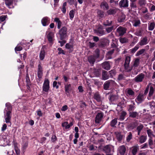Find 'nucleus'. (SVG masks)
<instances>
[{
  "label": "nucleus",
  "mask_w": 155,
  "mask_h": 155,
  "mask_svg": "<svg viewBox=\"0 0 155 155\" xmlns=\"http://www.w3.org/2000/svg\"><path fill=\"white\" fill-rule=\"evenodd\" d=\"M112 22V21H111L107 20L103 24L105 26H109L111 25Z\"/></svg>",
  "instance_id": "nucleus-50"
},
{
  "label": "nucleus",
  "mask_w": 155,
  "mask_h": 155,
  "mask_svg": "<svg viewBox=\"0 0 155 155\" xmlns=\"http://www.w3.org/2000/svg\"><path fill=\"white\" fill-rule=\"evenodd\" d=\"M126 76L124 74H119L117 78V80L118 81L124 80L125 79Z\"/></svg>",
  "instance_id": "nucleus-28"
},
{
  "label": "nucleus",
  "mask_w": 155,
  "mask_h": 155,
  "mask_svg": "<svg viewBox=\"0 0 155 155\" xmlns=\"http://www.w3.org/2000/svg\"><path fill=\"white\" fill-rule=\"evenodd\" d=\"M126 149L124 145L120 146L117 150L118 153L121 155H124L126 153Z\"/></svg>",
  "instance_id": "nucleus-11"
},
{
  "label": "nucleus",
  "mask_w": 155,
  "mask_h": 155,
  "mask_svg": "<svg viewBox=\"0 0 155 155\" xmlns=\"http://www.w3.org/2000/svg\"><path fill=\"white\" fill-rule=\"evenodd\" d=\"M143 127V125L140 124L137 127V131H141Z\"/></svg>",
  "instance_id": "nucleus-58"
},
{
  "label": "nucleus",
  "mask_w": 155,
  "mask_h": 155,
  "mask_svg": "<svg viewBox=\"0 0 155 155\" xmlns=\"http://www.w3.org/2000/svg\"><path fill=\"white\" fill-rule=\"evenodd\" d=\"M140 24V21L139 19H135L133 21V26L136 27L139 26Z\"/></svg>",
  "instance_id": "nucleus-31"
},
{
  "label": "nucleus",
  "mask_w": 155,
  "mask_h": 155,
  "mask_svg": "<svg viewBox=\"0 0 155 155\" xmlns=\"http://www.w3.org/2000/svg\"><path fill=\"white\" fill-rule=\"evenodd\" d=\"M108 15H112L115 14L116 13V10L114 9H110L107 12Z\"/></svg>",
  "instance_id": "nucleus-51"
},
{
  "label": "nucleus",
  "mask_w": 155,
  "mask_h": 155,
  "mask_svg": "<svg viewBox=\"0 0 155 155\" xmlns=\"http://www.w3.org/2000/svg\"><path fill=\"white\" fill-rule=\"evenodd\" d=\"M155 27V23L153 22L150 23L148 25V30L150 31L153 30Z\"/></svg>",
  "instance_id": "nucleus-36"
},
{
  "label": "nucleus",
  "mask_w": 155,
  "mask_h": 155,
  "mask_svg": "<svg viewBox=\"0 0 155 155\" xmlns=\"http://www.w3.org/2000/svg\"><path fill=\"white\" fill-rule=\"evenodd\" d=\"M145 77V75L143 73H141L139 75H137L134 78V81L136 82H142Z\"/></svg>",
  "instance_id": "nucleus-9"
},
{
  "label": "nucleus",
  "mask_w": 155,
  "mask_h": 155,
  "mask_svg": "<svg viewBox=\"0 0 155 155\" xmlns=\"http://www.w3.org/2000/svg\"><path fill=\"white\" fill-rule=\"evenodd\" d=\"M130 59L131 57L130 56H126L125 57L124 66V69L127 72H130L132 69V67H130L129 66Z\"/></svg>",
  "instance_id": "nucleus-1"
},
{
  "label": "nucleus",
  "mask_w": 155,
  "mask_h": 155,
  "mask_svg": "<svg viewBox=\"0 0 155 155\" xmlns=\"http://www.w3.org/2000/svg\"><path fill=\"white\" fill-rule=\"evenodd\" d=\"M147 134L149 137L151 138V136L155 137V136L153 134V132L151 130L149 129L147 130Z\"/></svg>",
  "instance_id": "nucleus-53"
},
{
  "label": "nucleus",
  "mask_w": 155,
  "mask_h": 155,
  "mask_svg": "<svg viewBox=\"0 0 155 155\" xmlns=\"http://www.w3.org/2000/svg\"><path fill=\"white\" fill-rule=\"evenodd\" d=\"M94 75L97 77H99L101 75V71L100 70L95 69L94 71Z\"/></svg>",
  "instance_id": "nucleus-42"
},
{
  "label": "nucleus",
  "mask_w": 155,
  "mask_h": 155,
  "mask_svg": "<svg viewBox=\"0 0 155 155\" xmlns=\"http://www.w3.org/2000/svg\"><path fill=\"white\" fill-rule=\"evenodd\" d=\"M138 4L140 6H144L146 4V1L145 0H139L138 2Z\"/></svg>",
  "instance_id": "nucleus-46"
},
{
  "label": "nucleus",
  "mask_w": 155,
  "mask_h": 155,
  "mask_svg": "<svg viewBox=\"0 0 155 155\" xmlns=\"http://www.w3.org/2000/svg\"><path fill=\"white\" fill-rule=\"evenodd\" d=\"M148 42L147 38L146 36L142 38L139 42V44L140 46H143L147 45Z\"/></svg>",
  "instance_id": "nucleus-13"
},
{
  "label": "nucleus",
  "mask_w": 155,
  "mask_h": 155,
  "mask_svg": "<svg viewBox=\"0 0 155 155\" xmlns=\"http://www.w3.org/2000/svg\"><path fill=\"white\" fill-rule=\"evenodd\" d=\"M48 21V18L46 17L43 18L41 20V23L43 26H45L47 25V23Z\"/></svg>",
  "instance_id": "nucleus-26"
},
{
  "label": "nucleus",
  "mask_w": 155,
  "mask_h": 155,
  "mask_svg": "<svg viewBox=\"0 0 155 155\" xmlns=\"http://www.w3.org/2000/svg\"><path fill=\"white\" fill-rule=\"evenodd\" d=\"M95 56L96 58H98L100 55V50L98 49H97L95 51Z\"/></svg>",
  "instance_id": "nucleus-52"
},
{
  "label": "nucleus",
  "mask_w": 155,
  "mask_h": 155,
  "mask_svg": "<svg viewBox=\"0 0 155 155\" xmlns=\"http://www.w3.org/2000/svg\"><path fill=\"white\" fill-rule=\"evenodd\" d=\"M144 100V94L140 93L135 99V101L138 104H140L143 102Z\"/></svg>",
  "instance_id": "nucleus-7"
},
{
  "label": "nucleus",
  "mask_w": 155,
  "mask_h": 155,
  "mask_svg": "<svg viewBox=\"0 0 155 155\" xmlns=\"http://www.w3.org/2000/svg\"><path fill=\"white\" fill-rule=\"evenodd\" d=\"M139 146L137 145L131 147V150L133 155H136Z\"/></svg>",
  "instance_id": "nucleus-21"
},
{
  "label": "nucleus",
  "mask_w": 155,
  "mask_h": 155,
  "mask_svg": "<svg viewBox=\"0 0 155 155\" xmlns=\"http://www.w3.org/2000/svg\"><path fill=\"white\" fill-rule=\"evenodd\" d=\"M127 28L121 26H119L116 29V33L119 36H122L126 32Z\"/></svg>",
  "instance_id": "nucleus-3"
},
{
  "label": "nucleus",
  "mask_w": 155,
  "mask_h": 155,
  "mask_svg": "<svg viewBox=\"0 0 155 155\" xmlns=\"http://www.w3.org/2000/svg\"><path fill=\"white\" fill-rule=\"evenodd\" d=\"M125 16L124 15H122L118 18V21L120 22H122L125 20Z\"/></svg>",
  "instance_id": "nucleus-54"
},
{
  "label": "nucleus",
  "mask_w": 155,
  "mask_h": 155,
  "mask_svg": "<svg viewBox=\"0 0 155 155\" xmlns=\"http://www.w3.org/2000/svg\"><path fill=\"white\" fill-rule=\"evenodd\" d=\"M120 41L122 43H124L128 42V39L126 38H122L120 39Z\"/></svg>",
  "instance_id": "nucleus-48"
},
{
  "label": "nucleus",
  "mask_w": 155,
  "mask_h": 155,
  "mask_svg": "<svg viewBox=\"0 0 155 155\" xmlns=\"http://www.w3.org/2000/svg\"><path fill=\"white\" fill-rule=\"evenodd\" d=\"M143 17L145 19H148L150 18V15L149 13H147L143 15Z\"/></svg>",
  "instance_id": "nucleus-64"
},
{
  "label": "nucleus",
  "mask_w": 155,
  "mask_h": 155,
  "mask_svg": "<svg viewBox=\"0 0 155 155\" xmlns=\"http://www.w3.org/2000/svg\"><path fill=\"white\" fill-rule=\"evenodd\" d=\"M101 66L104 69L109 70L110 69V65L109 61H105L101 64Z\"/></svg>",
  "instance_id": "nucleus-12"
},
{
  "label": "nucleus",
  "mask_w": 155,
  "mask_h": 155,
  "mask_svg": "<svg viewBox=\"0 0 155 155\" xmlns=\"http://www.w3.org/2000/svg\"><path fill=\"white\" fill-rule=\"evenodd\" d=\"M97 14L99 18H102L104 16V12L101 10H98L97 12Z\"/></svg>",
  "instance_id": "nucleus-39"
},
{
  "label": "nucleus",
  "mask_w": 155,
  "mask_h": 155,
  "mask_svg": "<svg viewBox=\"0 0 155 155\" xmlns=\"http://www.w3.org/2000/svg\"><path fill=\"white\" fill-rule=\"evenodd\" d=\"M139 48V45H136L134 48L130 50V53L134 54L137 50Z\"/></svg>",
  "instance_id": "nucleus-34"
},
{
  "label": "nucleus",
  "mask_w": 155,
  "mask_h": 155,
  "mask_svg": "<svg viewBox=\"0 0 155 155\" xmlns=\"http://www.w3.org/2000/svg\"><path fill=\"white\" fill-rule=\"evenodd\" d=\"M49 88V81L47 79H45L43 86V90L46 92L48 91Z\"/></svg>",
  "instance_id": "nucleus-4"
},
{
  "label": "nucleus",
  "mask_w": 155,
  "mask_h": 155,
  "mask_svg": "<svg viewBox=\"0 0 155 155\" xmlns=\"http://www.w3.org/2000/svg\"><path fill=\"white\" fill-rule=\"evenodd\" d=\"M94 83L95 85L97 86H99L101 84V82L97 80H94Z\"/></svg>",
  "instance_id": "nucleus-63"
},
{
  "label": "nucleus",
  "mask_w": 155,
  "mask_h": 155,
  "mask_svg": "<svg viewBox=\"0 0 155 155\" xmlns=\"http://www.w3.org/2000/svg\"><path fill=\"white\" fill-rule=\"evenodd\" d=\"M117 123V119L114 118L113 120L110 122V126L112 127H115V125Z\"/></svg>",
  "instance_id": "nucleus-45"
},
{
  "label": "nucleus",
  "mask_w": 155,
  "mask_h": 155,
  "mask_svg": "<svg viewBox=\"0 0 155 155\" xmlns=\"http://www.w3.org/2000/svg\"><path fill=\"white\" fill-rule=\"evenodd\" d=\"M101 7L104 9H106L107 10L109 8L108 4L105 2H103L101 3Z\"/></svg>",
  "instance_id": "nucleus-27"
},
{
  "label": "nucleus",
  "mask_w": 155,
  "mask_h": 155,
  "mask_svg": "<svg viewBox=\"0 0 155 155\" xmlns=\"http://www.w3.org/2000/svg\"><path fill=\"white\" fill-rule=\"evenodd\" d=\"M69 15L70 17V19H72L74 18V11L73 10H71L69 12Z\"/></svg>",
  "instance_id": "nucleus-56"
},
{
  "label": "nucleus",
  "mask_w": 155,
  "mask_h": 155,
  "mask_svg": "<svg viewBox=\"0 0 155 155\" xmlns=\"http://www.w3.org/2000/svg\"><path fill=\"white\" fill-rule=\"evenodd\" d=\"M120 8H127L128 6L129 1L128 0H121L119 3Z\"/></svg>",
  "instance_id": "nucleus-8"
},
{
  "label": "nucleus",
  "mask_w": 155,
  "mask_h": 155,
  "mask_svg": "<svg viewBox=\"0 0 155 155\" xmlns=\"http://www.w3.org/2000/svg\"><path fill=\"white\" fill-rule=\"evenodd\" d=\"M154 91L155 90L153 87L152 86H150L149 94V97H151L153 95Z\"/></svg>",
  "instance_id": "nucleus-38"
},
{
  "label": "nucleus",
  "mask_w": 155,
  "mask_h": 155,
  "mask_svg": "<svg viewBox=\"0 0 155 155\" xmlns=\"http://www.w3.org/2000/svg\"><path fill=\"white\" fill-rule=\"evenodd\" d=\"M26 82L27 83V85L29 87V86L30 85V81L28 74L26 75Z\"/></svg>",
  "instance_id": "nucleus-55"
},
{
  "label": "nucleus",
  "mask_w": 155,
  "mask_h": 155,
  "mask_svg": "<svg viewBox=\"0 0 155 155\" xmlns=\"http://www.w3.org/2000/svg\"><path fill=\"white\" fill-rule=\"evenodd\" d=\"M96 58L94 55H91L88 58V60L89 62L92 64H93L95 61Z\"/></svg>",
  "instance_id": "nucleus-19"
},
{
  "label": "nucleus",
  "mask_w": 155,
  "mask_h": 155,
  "mask_svg": "<svg viewBox=\"0 0 155 155\" xmlns=\"http://www.w3.org/2000/svg\"><path fill=\"white\" fill-rule=\"evenodd\" d=\"M115 134L117 140L119 141H121L123 138V136L119 132H115Z\"/></svg>",
  "instance_id": "nucleus-33"
},
{
  "label": "nucleus",
  "mask_w": 155,
  "mask_h": 155,
  "mask_svg": "<svg viewBox=\"0 0 155 155\" xmlns=\"http://www.w3.org/2000/svg\"><path fill=\"white\" fill-rule=\"evenodd\" d=\"M135 34L137 36H141L142 35V30L140 29L137 30L135 32Z\"/></svg>",
  "instance_id": "nucleus-60"
},
{
  "label": "nucleus",
  "mask_w": 155,
  "mask_h": 155,
  "mask_svg": "<svg viewBox=\"0 0 155 155\" xmlns=\"http://www.w3.org/2000/svg\"><path fill=\"white\" fill-rule=\"evenodd\" d=\"M129 116L133 118L138 119L139 117V114L136 111H132L130 112Z\"/></svg>",
  "instance_id": "nucleus-18"
},
{
  "label": "nucleus",
  "mask_w": 155,
  "mask_h": 155,
  "mask_svg": "<svg viewBox=\"0 0 155 155\" xmlns=\"http://www.w3.org/2000/svg\"><path fill=\"white\" fill-rule=\"evenodd\" d=\"M58 50L59 51L58 54H64L65 53L64 51L62 50V48H58Z\"/></svg>",
  "instance_id": "nucleus-59"
},
{
  "label": "nucleus",
  "mask_w": 155,
  "mask_h": 155,
  "mask_svg": "<svg viewBox=\"0 0 155 155\" xmlns=\"http://www.w3.org/2000/svg\"><path fill=\"white\" fill-rule=\"evenodd\" d=\"M114 81L113 80H111L106 81L103 85L104 89L105 90H108L110 87L111 84H113Z\"/></svg>",
  "instance_id": "nucleus-10"
},
{
  "label": "nucleus",
  "mask_w": 155,
  "mask_h": 155,
  "mask_svg": "<svg viewBox=\"0 0 155 155\" xmlns=\"http://www.w3.org/2000/svg\"><path fill=\"white\" fill-rule=\"evenodd\" d=\"M67 28L66 27H62L59 31L60 38L61 40H63L67 36Z\"/></svg>",
  "instance_id": "nucleus-2"
},
{
  "label": "nucleus",
  "mask_w": 155,
  "mask_h": 155,
  "mask_svg": "<svg viewBox=\"0 0 155 155\" xmlns=\"http://www.w3.org/2000/svg\"><path fill=\"white\" fill-rule=\"evenodd\" d=\"M146 50L145 49H142L138 51L136 54V56H138L139 55L142 54L145 52Z\"/></svg>",
  "instance_id": "nucleus-43"
},
{
  "label": "nucleus",
  "mask_w": 155,
  "mask_h": 155,
  "mask_svg": "<svg viewBox=\"0 0 155 155\" xmlns=\"http://www.w3.org/2000/svg\"><path fill=\"white\" fill-rule=\"evenodd\" d=\"M5 106L7 107V109L8 111H10L12 110V107L9 103H7L5 104Z\"/></svg>",
  "instance_id": "nucleus-49"
},
{
  "label": "nucleus",
  "mask_w": 155,
  "mask_h": 155,
  "mask_svg": "<svg viewBox=\"0 0 155 155\" xmlns=\"http://www.w3.org/2000/svg\"><path fill=\"white\" fill-rule=\"evenodd\" d=\"M45 51L43 49H41L39 55V57L41 60H42L45 56Z\"/></svg>",
  "instance_id": "nucleus-35"
},
{
  "label": "nucleus",
  "mask_w": 155,
  "mask_h": 155,
  "mask_svg": "<svg viewBox=\"0 0 155 155\" xmlns=\"http://www.w3.org/2000/svg\"><path fill=\"white\" fill-rule=\"evenodd\" d=\"M109 73L110 76L111 77H112L113 75L115 74L116 72L115 70H112L109 71Z\"/></svg>",
  "instance_id": "nucleus-62"
},
{
  "label": "nucleus",
  "mask_w": 155,
  "mask_h": 155,
  "mask_svg": "<svg viewBox=\"0 0 155 155\" xmlns=\"http://www.w3.org/2000/svg\"><path fill=\"white\" fill-rule=\"evenodd\" d=\"M22 49V48L21 46L18 45L15 48V51H20Z\"/></svg>",
  "instance_id": "nucleus-61"
},
{
  "label": "nucleus",
  "mask_w": 155,
  "mask_h": 155,
  "mask_svg": "<svg viewBox=\"0 0 155 155\" xmlns=\"http://www.w3.org/2000/svg\"><path fill=\"white\" fill-rule=\"evenodd\" d=\"M109 76L108 74L107 71L105 70H103L102 73L101 79L103 80H106L108 79Z\"/></svg>",
  "instance_id": "nucleus-14"
},
{
  "label": "nucleus",
  "mask_w": 155,
  "mask_h": 155,
  "mask_svg": "<svg viewBox=\"0 0 155 155\" xmlns=\"http://www.w3.org/2000/svg\"><path fill=\"white\" fill-rule=\"evenodd\" d=\"M54 21L57 23V28L58 29L60 28L62 25V22L58 18H55Z\"/></svg>",
  "instance_id": "nucleus-25"
},
{
  "label": "nucleus",
  "mask_w": 155,
  "mask_h": 155,
  "mask_svg": "<svg viewBox=\"0 0 155 155\" xmlns=\"http://www.w3.org/2000/svg\"><path fill=\"white\" fill-rule=\"evenodd\" d=\"M6 139L2 137H0V146H4L6 145L5 143Z\"/></svg>",
  "instance_id": "nucleus-40"
},
{
  "label": "nucleus",
  "mask_w": 155,
  "mask_h": 155,
  "mask_svg": "<svg viewBox=\"0 0 155 155\" xmlns=\"http://www.w3.org/2000/svg\"><path fill=\"white\" fill-rule=\"evenodd\" d=\"M132 135L131 132H129L127 134V136L126 137V141L127 142H129L132 139Z\"/></svg>",
  "instance_id": "nucleus-44"
},
{
  "label": "nucleus",
  "mask_w": 155,
  "mask_h": 155,
  "mask_svg": "<svg viewBox=\"0 0 155 155\" xmlns=\"http://www.w3.org/2000/svg\"><path fill=\"white\" fill-rule=\"evenodd\" d=\"M132 104L128 105V110L130 112L134 111L135 109V103L133 101H131Z\"/></svg>",
  "instance_id": "nucleus-15"
},
{
  "label": "nucleus",
  "mask_w": 155,
  "mask_h": 155,
  "mask_svg": "<svg viewBox=\"0 0 155 155\" xmlns=\"http://www.w3.org/2000/svg\"><path fill=\"white\" fill-rule=\"evenodd\" d=\"M111 147V146L110 145H106L104 147L103 150L106 153H109L110 151Z\"/></svg>",
  "instance_id": "nucleus-32"
},
{
  "label": "nucleus",
  "mask_w": 155,
  "mask_h": 155,
  "mask_svg": "<svg viewBox=\"0 0 155 155\" xmlns=\"http://www.w3.org/2000/svg\"><path fill=\"white\" fill-rule=\"evenodd\" d=\"M54 36L52 32H50L47 35V38L48 41L50 42H52L53 41V38Z\"/></svg>",
  "instance_id": "nucleus-29"
},
{
  "label": "nucleus",
  "mask_w": 155,
  "mask_h": 155,
  "mask_svg": "<svg viewBox=\"0 0 155 155\" xmlns=\"http://www.w3.org/2000/svg\"><path fill=\"white\" fill-rule=\"evenodd\" d=\"M127 94L131 96H134L135 95V92L133 91L130 88L127 89Z\"/></svg>",
  "instance_id": "nucleus-30"
},
{
  "label": "nucleus",
  "mask_w": 155,
  "mask_h": 155,
  "mask_svg": "<svg viewBox=\"0 0 155 155\" xmlns=\"http://www.w3.org/2000/svg\"><path fill=\"white\" fill-rule=\"evenodd\" d=\"M117 98V97L115 95L111 94L109 96V100L111 102L114 101Z\"/></svg>",
  "instance_id": "nucleus-41"
},
{
  "label": "nucleus",
  "mask_w": 155,
  "mask_h": 155,
  "mask_svg": "<svg viewBox=\"0 0 155 155\" xmlns=\"http://www.w3.org/2000/svg\"><path fill=\"white\" fill-rule=\"evenodd\" d=\"M127 114V113L125 111L122 112L120 116V119L121 120H123L124 119V117Z\"/></svg>",
  "instance_id": "nucleus-47"
},
{
  "label": "nucleus",
  "mask_w": 155,
  "mask_h": 155,
  "mask_svg": "<svg viewBox=\"0 0 155 155\" xmlns=\"http://www.w3.org/2000/svg\"><path fill=\"white\" fill-rule=\"evenodd\" d=\"M94 33L98 36H102L105 34V32L102 29H100L99 28L97 30H94Z\"/></svg>",
  "instance_id": "nucleus-20"
},
{
  "label": "nucleus",
  "mask_w": 155,
  "mask_h": 155,
  "mask_svg": "<svg viewBox=\"0 0 155 155\" xmlns=\"http://www.w3.org/2000/svg\"><path fill=\"white\" fill-rule=\"evenodd\" d=\"M5 4L9 8H14L13 0H5Z\"/></svg>",
  "instance_id": "nucleus-17"
},
{
  "label": "nucleus",
  "mask_w": 155,
  "mask_h": 155,
  "mask_svg": "<svg viewBox=\"0 0 155 155\" xmlns=\"http://www.w3.org/2000/svg\"><path fill=\"white\" fill-rule=\"evenodd\" d=\"M67 5V3L66 2H65L64 3L63 6H62V12L63 13H65L66 12V9L65 8V6H66Z\"/></svg>",
  "instance_id": "nucleus-57"
},
{
  "label": "nucleus",
  "mask_w": 155,
  "mask_h": 155,
  "mask_svg": "<svg viewBox=\"0 0 155 155\" xmlns=\"http://www.w3.org/2000/svg\"><path fill=\"white\" fill-rule=\"evenodd\" d=\"M140 64V59L138 58H136L135 59L134 64L133 66L131 67L133 68H136Z\"/></svg>",
  "instance_id": "nucleus-24"
},
{
  "label": "nucleus",
  "mask_w": 155,
  "mask_h": 155,
  "mask_svg": "<svg viewBox=\"0 0 155 155\" xmlns=\"http://www.w3.org/2000/svg\"><path fill=\"white\" fill-rule=\"evenodd\" d=\"M94 97L98 102L101 101V96L99 93L98 92L94 94Z\"/></svg>",
  "instance_id": "nucleus-23"
},
{
  "label": "nucleus",
  "mask_w": 155,
  "mask_h": 155,
  "mask_svg": "<svg viewBox=\"0 0 155 155\" xmlns=\"http://www.w3.org/2000/svg\"><path fill=\"white\" fill-rule=\"evenodd\" d=\"M71 85L70 84L64 85L65 94H67L69 93V91L71 90Z\"/></svg>",
  "instance_id": "nucleus-22"
},
{
  "label": "nucleus",
  "mask_w": 155,
  "mask_h": 155,
  "mask_svg": "<svg viewBox=\"0 0 155 155\" xmlns=\"http://www.w3.org/2000/svg\"><path fill=\"white\" fill-rule=\"evenodd\" d=\"M103 113L102 112L98 113L95 118V122L96 123H99L103 118Z\"/></svg>",
  "instance_id": "nucleus-6"
},
{
  "label": "nucleus",
  "mask_w": 155,
  "mask_h": 155,
  "mask_svg": "<svg viewBox=\"0 0 155 155\" xmlns=\"http://www.w3.org/2000/svg\"><path fill=\"white\" fill-rule=\"evenodd\" d=\"M5 122L6 123H11V120L12 117L11 111H8L5 115Z\"/></svg>",
  "instance_id": "nucleus-5"
},
{
  "label": "nucleus",
  "mask_w": 155,
  "mask_h": 155,
  "mask_svg": "<svg viewBox=\"0 0 155 155\" xmlns=\"http://www.w3.org/2000/svg\"><path fill=\"white\" fill-rule=\"evenodd\" d=\"M38 67L37 75L39 78H41L43 74L42 69L40 64H38Z\"/></svg>",
  "instance_id": "nucleus-16"
},
{
  "label": "nucleus",
  "mask_w": 155,
  "mask_h": 155,
  "mask_svg": "<svg viewBox=\"0 0 155 155\" xmlns=\"http://www.w3.org/2000/svg\"><path fill=\"white\" fill-rule=\"evenodd\" d=\"M139 142L140 143H143L144 142L147 140V137L142 135L139 138Z\"/></svg>",
  "instance_id": "nucleus-37"
}]
</instances>
